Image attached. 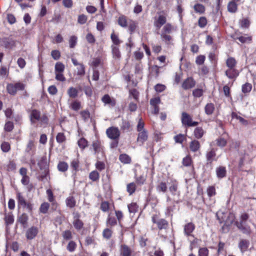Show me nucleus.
Wrapping results in <instances>:
<instances>
[{
  "label": "nucleus",
  "mask_w": 256,
  "mask_h": 256,
  "mask_svg": "<svg viewBox=\"0 0 256 256\" xmlns=\"http://www.w3.org/2000/svg\"><path fill=\"white\" fill-rule=\"evenodd\" d=\"M181 120L182 124L186 126H194L198 124V122L193 121L192 117L186 112L182 113Z\"/></svg>",
  "instance_id": "obj_4"
},
{
  "label": "nucleus",
  "mask_w": 256,
  "mask_h": 256,
  "mask_svg": "<svg viewBox=\"0 0 256 256\" xmlns=\"http://www.w3.org/2000/svg\"><path fill=\"white\" fill-rule=\"evenodd\" d=\"M25 84L18 82L15 84H8L6 86L8 92L11 95H15L18 90H24Z\"/></svg>",
  "instance_id": "obj_2"
},
{
  "label": "nucleus",
  "mask_w": 256,
  "mask_h": 256,
  "mask_svg": "<svg viewBox=\"0 0 256 256\" xmlns=\"http://www.w3.org/2000/svg\"><path fill=\"white\" fill-rule=\"evenodd\" d=\"M67 93L70 98H76L78 96V90L76 88L72 86L68 88Z\"/></svg>",
  "instance_id": "obj_24"
},
{
  "label": "nucleus",
  "mask_w": 256,
  "mask_h": 256,
  "mask_svg": "<svg viewBox=\"0 0 256 256\" xmlns=\"http://www.w3.org/2000/svg\"><path fill=\"white\" fill-rule=\"evenodd\" d=\"M173 28L170 24L168 23L163 27L161 34H170L172 32Z\"/></svg>",
  "instance_id": "obj_35"
},
{
  "label": "nucleus",
  "mask_w": 256,
  "mask_h": 256,
  "mask_svg": "<svg viewBox=\"0 0 256 256\" xmlns=\"http://www.w3.org/2000/svg\"><path fill=\"white\" fill-rule=\"evenodd\" d=\"M207 24V20L204 16H201L198 20V25L201 28H204Z\"/></svg>",
  "instance_id": "obj_49"
},
{
  "label": "nucleus",
  "mask_w": 256,
  "mask_h": 256,
  "mask_svg": "<svg viewBox=\"0 0 256 256\" xmlns=\"http://www.w3.org/2000/svg\"><path fill=\"white\" fill-rule=\"evenodd\" d=\"M85 74V68L82 64H80L77 68V74L80 76H82Z\"/></svg>",
  "instance_id": "obj_48"
},
{
  "label": "nucleus",
  "mask_w": 256,
  "mask_h": 256,
  "mask_svg": "<svg viewBox=\"0 0 256 256\" xmlns=\"http://www.w3.org/2000/svg\"><path fill=\"white\" fill-rule=\"evenodd\" d=\"M209 251L206 248H199L198 255V256H208Z\"/></svg>",
  "instance_id": "obj_52"
},
{
  "label": "nucleus",
  "mask_w": 256,
  "mask_h": 256,
  "mask_svg": "<svg viewBox=\"0 0 256 256\" xmlns=\"http://www.w3.org/2000/svg\"><path fill=\"white\" fill-rule=\"evenodd\" d=\"M194 9L196 12L202 14L205 12V7L202 4H196L194 6Z\"/></svg>",
  "instance_id": "obj_31"
},
{
  "label": "nucleus",
  "mask_w": 256,
  "mask_h": 256,
  "mask_svg": "<svg viewBox=\"0 0 256 256\" xmlns=\"http://www.w3.org/2000/svg\"><path fill=\"white\" fill-rule=\"evenodd\" d=\"M236 225L243 234L247 235L250 234L251 230L250 227L246 226L245 224H243L242 222H236Z\"/></svg>",
  "instance_id": "obj_9"
},
{
  "label": "nucleus",
  "mask_w": 256,
  "mask_h": 256,
  "mask_svg": "<svg viewBox=\"0 0 256 256\" xmlns=\"http://www.w3.org/2000/svg\"><path fill=\"white\" fill-rule=\"evenodd\" d=\"M152 222L157 224L160 230L166 229L168 226V222L163 218L158 219L156 216L152 218Z\"/></svg>",
  "instance_id": "obj_7"
},
{
  "label": "nucleus",
  "mask_w": 256,
  "mask_h": 256,
  "mask_svg": "<svg viewBox=\"0 0 256 256\" xmlns=\"http://www.w3.org/2000/svg\"><path fill=\"white\" fill-rule=\"evenodd\" d=\"M242 43H250L252 40V38L246 36H240L237 38Z\"/></svg>",
  "instance_id": "obj_46"
},
{
  "label": "nucleus",
  "mask_w": 256,
  "mask_h": 256,
  "mask_svg": "<svg viewBox=\"0 0 256 256\" xmlns=\"http://www.w3.org/2000/svg\"><path fill=\"white\" fill-rule=\"evenodd\" d=\"M62 236L66 240H69L72 238V232L69 230H66L62 232Z\"/></svg>",
  "instance_id": "obj_56"
},
{
  "label": "nucleus",
  "mask_w": 256,
  "mask_h": 256,
  "mask_svg": "<svg viewBox=\"0 0 256 256\" xmlns=\"http://www.w3.org/2000/svg\"><path fill=\"white\" fill-rule=\"evenodd\" d=\"M112 234V231L108 228H106L103 230L102 236L104 238L107 240L110 239L111 238Z\"/></svg>",
  "instance_id": "obj_50"
},
{
  "label": "nucleus",
  "mask_w": 256,
  "mask_h": 256,
  "mask_svg": "<svg viewBox=\"0 0 256 256\" xmlns=\"http://www.w3.org/2000/svg\"><path fill=\"white\" fill-rule=\"evenodd\" d=\"M1 149L3 152H8L10 149V144L8 142H2L1 144Z\"/></svg>",
  "instance_id": "obj_53"
},
{
  "label": "nucleus",
  "mask_w": 256,
  "mask_h": 256,
  "mask_svg": "<svg viewBox=\"0 0 256 256\" xmlns=\"http://www.w3.org/2000/svg\"><path fill=\"white\" fill-rule=\"evenodd\" d=\"M127 192L130 195L132 194L136 190V184L134 182L130 183L127 185Z\"/></svg>",
  "instance_id": "obj_47"
},
{
  "label": "nucleus",
  "mask_w": 256,
  "mask_h": 256,
  "mask_svg": "<svg viewBox=\"0 0 256 256\" xmlns=\"http://www.w3.org/2000/svg\"><path fill=\"white\" fill-rule=\"evenodd\" d=\"M14 124H13V122H10V121H8V122H6L5 124V126H4V130L6 131V132H11L13 128H14Z\"/></svg>",
  "instance_id": "obj_64"
},
{
  "label": "nucleus",
  "mask_w": 256,
  "mask_h": 256,
  "mask_svg": "<svg viewBox=\"0 0 256 256\" xmlns=\"http://www.w3.org/2000/svg\"><path fill=\"white\" fill-rule=\"evenodd\" d=\"M120 160L124 164H130L131 162L130 158L126 154H122L119 156Z\"/></svg>",
  "instance_id": "obj_34"
},
{
  "label": "nucleus",
  "mask_w": 256,
  "mask_h": 256,
  "mask_svg": "<svg viewBox=\"0 0 256 256\" xmlns=\"http://www.w3.org/2000/svg\"><path fill=\"white\" fill-rule=\"evenodd\" d=\"M116 220L115 218L108 216L106 224L108 226H114L116 224Z\"/></svg>",
  "instance_id": "obj_59"
},
{
  "label": "nucleus",
  "mask_w": 256,
  "mask_h": 256,
  "mask_svg": "<svg viewBox=\"0 0 256 256\" xmlns=\"http://www.w3.org/2000/svg\"><path fill=\"white\" fill-rule=\"evenodd\" d=\"M128 208L130 212L134 213L137 211L138 206L136 203H132L128 205Z\"/></svg>",
  "instance_id": "obj_60"
},
{
  "label": "nucleus",
  "mask_w": 256,
  "mask_h": 256,
  "mask_svg": "<svg viewBox=\"0 0 256 256\" xmlns=\"http://www.w3.org/2000/svg\"><path fill=\"white\" fill-rule=\"evenodd\" d=\"M214 110V106L212 103L206 104L204 108L205 112L208 115H211Z\"/></svg>",
  "instance_id": "obj_27"
},
{
  "label": "nucleus",
  "mask_w": 256,
  "mask_h": 256,
  "mask_svg": "<svg viewBox=\"0 0 256 256\" xmlns=\"http://www.w3.org/2000/svg\"><path fill=\"white\" fill-rule=\"evenodd\" d=\"M92 147L94 152V154L98 160H104L105 158L104 148L100 141H94Z\"/></svg>",
  "instance_id": "obj_1"
},
{
  "label": "nucleus",
  "mask_w": 256,
  "mask_h": 256,
  "mask_svg": "<svg viewBox=\"0 0 256 256\" xmlns=\"http://www.w3.org/2000/svg\"><path fill=\"white\" fill-rule=\"evenodd\" d=\"M106 134L108 138L114 140H118L120 132L118 128L112 126L106 130Z\"/></svg>",
  "instance_id": "obj_6"
},
{
  "label": "nucleus",
  "mask_w": 256,
  "mask_h": 256,
  "mask_svg": "<svg viewBox=\"0 0 256 256\" xmlns=\"http://www.w3.org/2000/svg\"><path fill=\"white\" fill-rule=\"evenodd\" d=\"M16 199L18 206L26 208L28 212L32 211V204L30 202H26L25 198L20 192H17Z\"/></svg>",
  "instance_id": "obj_3"
},
{
  "label": "nucleus",
  "mask_w": 256,
  "mask_h": 256,
  "mask_svg": "<svg viewBox=\"0 0 256 256\" xmlns=\"http://www.w3.org/2000/svg\"><path fill=\"white\" fill-rule=\"evenodd\" d=\"M184 138V136L182 134H179L174 136V141L176 143L182 144Z\"/></svg>",
  "instance_id": "obj_57"
},
{
  "label": "nucleus",
  "mask_w": 256,
  "mask_h": 256,
  "mask_svg": "<svg viewBox=\"0 0 256 256\" xmlns=\"http://www.w3.org/2000/svg\"><path fill=\"white\" fill-rule=\"evenodd\" d=\"M178 183L176 180H172L169 186V190L171 194L174 196H179L180 192L178 190Z\"/></svg>",
  "instance_id": "obj_8"
},
{
  "label": "nucleus",
  "mask_w": 256,
  "mask_h": 256,
  "mask_svg": "<svg viewBox=\"0 0 256 256\" xmlns=\"http://www.w3.org/2000/svg\"><path fill=\"white\" fill-rule=\"evenodd\" d=\"M205 59L206 57L204 56L200 55L196 57V62L198 65H202L204 63Z\"/></svg>",
  "instance_id": "obj_62"
},
{
  "label": "nucleus",
  "mask_w": 256,
  "mask_h": 256,
  "mask_svg": "<svg viewBox=\"0 0 256 256\" xmlns=\"http://www.w3.org/2000/svg\"><path fill=\"white\" fill-rule=\"evenodd\" d=\"M58 168L59 171L64 172L67 170L68 168V164L67 163L64 162H60L58 165Z\"/></svg>",
  "instance_id": "obj_39"
},
{
  "label": "nucleus",
  "mask_w": 256,
  "mask_h": 256,
  "mask_svg": "<svg viewBox=\"0 0 256 256\" xmlns=\"http://www.w3.org/2000/svg\"><path fill=\"white\" fill-rule=\"evenodd\" d=\"M200 148V144L196 140H192L190 144V148L191 151L196 152L199 150Z\"/></svg>",
  "instance_id": "obj_21"
},
{
  "label": "nucleus",
  "mask_w": 256,
  "mask_h": 256,
  "mask_svg": "<svg viewBox=\"0 0 256 256\" xmlns=\"http://www.w3.org/2000/svg\"><path fill=\"white\" fill-rule=\"evenodd\" d=\"M5 221L7 225L12 224L14 222V216L12 214H8L5 216Z\"/></svg>",
  "instance_id": "obj_45"
},
{
  "label": "nucleus",
  "mask_w": 256,
  "mask_h": 256,
  "mask_svg": "<svg viewBox=\"0 0 256 256\" xmlns=\"http://www.w3.org/2000/svg\"><path fill=\"white\" fill-rule=\"evenodd\" d=\"M40 111L36 110H32L30 114V118L31 122L32 123H34L36 121L40 120Z\"/></svg>",
  "instance_id": "obj_18"
},
{
  "label": "nucleus",
  "mask_w": 256,
  "mask_h": 256,
  "mask_svg": "<svg viewBox=\"0 0 256 256\" xmlns=\"http://www.w3.org/2000/svg\"><path fill=\"white\" fill-rule=\"evenodd\" d=\"M100 174L96 170L92 171L89 175L90 178L93 182L96 181L99 179Z\"/></svg>",
  "instance_id": "obj_42"
},
{
  "label": "nucleus",
  "mask_w": 256,
  "mask_h": 256,
  "mask_svg": "<svg viewBox=\"0 0 256 256\" xmlns=\"http://www.w3.org/2000/svg\"><path fill=\"white\" fill-rule=\"evenodd\" d=\"M77 37L75 36H70L69 40V44L70 48H74L77 44Z\"/></svg>",
  "instance_id": "obj_51"
},
{
  "label": "nucleus",
  "mask_w": 256,
  "mask_h": 256,
  "mask_svg": "<svg viewBox=\"0 0 256 256\" xmlns=\"http://www.w3.org/2000/svg\"><path fill=\"white\" fill-rule=\"evenodd\" d=\"M216 156V150L214 148H212L209 152L206 154V156L207 164H211L214 160Z\"/></svg>",
  "instance_id": "obj_14"
},
{
  "label": "nucleus",
  "mask_w": 256,
  "mask_h": 256,
  "mask_svg": "<svg viewBox=\"0 0 256 256\" xmlns=\"http://www.w3.org/2000/svg\"><path fill=\"white\" fill-rule=\"evenodd\" d=\"M216 142L217 146L220 148L224 147L227 144L226 140L222 137L218 138L216 140Z\"/></svg>",
  "instance_id": "obj_41"
},
{
  "label": "nucleus",
  "mask_w": 256,
  "mask_h": 256,
  "mask_svg": "<svg viewBox=\"0 0 256 256\" xmlns=\"http://www.w3.org/2000/svg\"><path fill=\"white\" fill-rule=\"evenodd\" d=\"M102 102L105 104H110L114 106L116 102L114 100H112L108 94H105L102 99Z\"/></svg>",
  "instance_id": "obj_28"
},
{
  "label": "nucleus",
  "mask_w": 256,
  "mask_h": 256,
  "mask_svg": "<svg viewBox=\"0 0 256 256\" xmlns=\"http://www.w3.org/2000/svg\"><path fill=\"white\" fill-rule=\"evenodd\" d=\"M121 254L123 256H130L131 251L128 246L124 245L122 247Z\"/></svg>",
  "instance_id": "obj_38"
},
{
  "label": "nucleus",
  "mask_w": 256,
  "mask_h": 256,
  "mask_svg": "<svg viewBox=\"0 0 256 256\" xmlns=\"http://www.w3.org/2000/svg\"><path fill=\"white\" fill-rule=\"evenodd\" d=\"M252 88V86L250 83H246L242 86V92L246 94L250 92Z\"/></svg>",
  "instance_id": "obj_43"
},
{
  "label": "nucleus",
  "mask_w": 256,
  "mask_h": 256,
  "mask_svg": "<svg viewBox=\"0 0 256 256\" xmlns=\"http://www.w3.org/2000/svg\"><path fill=\"white\" fill-rule=\"evenodd\" d=\"M73 224L74 227L77 230H80L82 229L84 226L82 222L79 219V216H78L77 217L74 216Z\"/></svg>",
  "instance_id": "obj_22"
},
{
  "label": "nucleus",
  "mask_w": 256,
  "mask_h": 256,
  "mask_svg": "<svg viewBox=\"0 0 256 256\" xmlns=\"http://www.w3.org/2000/svg\"><path fill=\"white\" fill-rule=\"evenodd\" d=\"M56 142L58 143H62L66 140V136L64 133L59 132L56 136Z\"/></svg>",
  "instance_id": "obj_55"
},
{
  "label": "nucleus",
  "mask_w": 256,
  "mask_h": 256,
  "mask_svg": "<svg viewBox=\"0 0 256 256\" xmlns=\"http://www.w3.org/2000/svg\"><path fill=\"white\" fill-rule=\"evenodd\" d=\"M196 84V82L192 78H188L184 80L182 84V88L184 90H188L192 88Z\"/></svg>",
  "instance_id": "obj_11"
},
{
  "label": "nucleus",
  "mask_w": 256,
  "mask_h": 256,
  "mask_svg": "<svg viewBox=\"0 0 256 256\" xmlns=\"http://www.w3.org/2000/svg\"><path fill=\"white\" fill-rule=\"evenodd\" d=\"M249 241L246 240H240L238 247L240 248L242 252L246 251L249 246Z\"/></svg>",
  "instance_id": "obj_20"
},
{
  "label": "nucleus",
  "mask_w": 256,
  "mask_h": 256,
  "mask_svg": "<svg viewBox=\"0 0 256 256\" xmlns=\"http://www.w3.org/2000/svg\"><path fill=\"white\" fill-rule=\"evenodd\" d=\"M66 206L72 208L76 206V200L72 196H70L66 200Z\"/></svg>",
  "instance_id": "obj_30"
},
{
  "label": "nucleus",
  "mask_w": 256,
  "mask_h": 256,
  "mask_svg": "<svg viewBox=\"0 0 256 256\" xmlns=\"http://www.w3.org/2000/svg\"><path fill=\"white\" fill-rule=\"evenodd\" d=\"M76 246V244L75 242L70 241L67 246V250L70 252H72L75 250Z\"/></svg>",
  "instance_id": "obj_61"
},
{
  "label": "nucleus",
  "mask_w": 256,
  "mask_h": 256,
  "mask_svg": "<svg viewBox=\"0 0 256 256\" xmlns=\"http://www.w3.org/2000/svg\"><path fill=\"white\" fill-rule=\"evenodd\" d=\"M204 133V132L202 128L198 127L195 128L194 130V136L196 138L200 139L202 137Z\"/></svg>",
  "instance_id": "obj_26"
},
{
  "label": "nucleus",
  "mask_w": 256,
  "mask_h": 256,
  "mask_svg": "<svg viewBox=\"0 0 256 256\" xmlns=\"http://www.w3.org/2000/svg\"><path fill=\"white\" fill-rule=\"evenodd\" d=\"M70 108L74 110L78 111L80 108V102L76 100L74 101L70 104Z\"/></svg>",
  "instance_id": "obj_44"
},
{
  "label": "nucleus",
  "mask_w": 256,
  "mask_h": 256,
  "mask_svg": "<svg viewBox=\"0 0 256 256\" xmlns=\"http://www.w3.org/2000/svg\"><path fill=\"white\" fill-rule=\"evenodd\" d=\"M216 176L218 178L221 179L226 176V168L223 166H220L216 168Z\"/></svg>",
  "instance_id": "obj_13"
},
{
  "label": "nucleus",
  "mask_w": 256,
  "mask_h": 256,
  "mask_svg": "<svg viewBox=\"0 0 256 256\" xmlns=\"http://www.w3.org/2000/svg\"><path fill=\"white\" fill-rule=\"evenodd\" d=\"M64 65L62 63L57 62L54 66L55 73L63 72L64 70Z\"/></svg>",
  "instance_id": "obj_33"
},
{
  "label": "nucleus",
  "mask_w": 256,
  "mask_h": 256,
  "mask_svg": "<svg viewBox=\"0 0 256 256\" xmlns=\"http://www.w3.org/2000/svg\"><path fill=\"white\" fill-rule=\"evenodd\" d=\"M232 116L233 118H236V119L238 120L244 126H246L248 124V120L244 119L242 117L238 116L234 112L232 113Z\"/></svg>",
  "instance_id": "obj_37"
},
{
  "label": "nucleus",
  "mask_w": 256,
  "mask_h": 256,
  "mask_svg": "<svg viewBox=\"0 0 256 256\" xmlns=\"http://www.w3.org/2000/svg\"><path fill=\"white\" fill-rule=\"evenodd\" d=\"M148 138V134L147 130H142L139 132L137 138V142L140 146L143 145L144 142L147 140Z\"/></svg>",
  "instance_id": "obj_10"
},
{
  "label": "nucleus",
  "mask_w": 256,
  "mask_h": 256,
  "mask_svg": "<svg viewBox=\"0 0 256 256\" xmlns=\"http://www.w3.org/2000/svg\"><path fill=\"white\" fill-rule=\"evenodd\" d=\"M16 41L10 38H4L0 39V46L6 49H12L16 46Z\"/></svg>",
  "instance_id": "obj_5"
},
{
  "label": "nucleus",
  "mask_w": 256,
  "mask_h": 256,
  "mask_svg": "<svg viewBox=\"0 0 256 256\" xmlns=\"http://www.w3.org/2000/svg\"><path fill=\"white\" fill-rule=\"evenodd\" d=\"M112 50L113 58L115 59H120L121 55L118 47L116 46L112 45Z\"/></svg>",
  "instance_id": "obj_25"
},
{
  "label": "nucleus",
  "mask_w": 256,
  "mask_h": 256,
  "mask_svg": "<svg viewBox=\"0 0 256 256\" xmlns=\"http://www.w3.org/2000/svg\"><path fill=\"white\" fill-rule=\"evenodd\" d=\"M38 233V228L35 226H32L28 228L26 232V238L28 240L34 238Z\"/></svg>",
  "instance_id": "obj_12"
},
{
  "label": "nucleus",
  "mask_w": 256,
  "mask_h": 256,
  "mask_svg": "<svg viewBox=\"0 0 256 256\" xmlns=\"http://www.w3.org/2000/svg\"><path fill=\"white\" fill-rule=\"evenodd\" d=\"M144 123L142 120V118L139 119L137 126L136 130L138 132H142V130H146L144 128Z\"/></svg>",
  "instance_id": "obj_58"
},
{
  "label": "nucleus",
  "mask_w": 256,
  "mask_h": 256,
  "mask_svg": "<svg viewBox=\"0 0 256 256\" xmlns=\"http://www.w3.org/2000/svg\"><path fill=\"white\" fill-rule=\"evenodd\" d=\"M78 144L80 148L84 150L88 146V142L84 138H80L78 142Z\"/></svg>",
  "instance_id": "obj_36"
},
{
  "label": "nucleus",
  "mask_w": 256,
  "mask_h": 256,
  "mask_svg": "<svg viewBox=\"0 0 256 256\" xmlns=\"http://www.w3.org/2000/svg\"><path fill=\"white\" fill-rule=\"evenodd\" d=\"M138 26V23L134 20H130L128 24V30L130 34H132Z\"/></svg>",
  "instance_id": "obj_40"
},
{
  "label": "nucleus",
  "mask_w": 256,
  "mask_h": 256,
  "mask_svg": "<svg viewBox=\"0 0 256 256\" xmlns=\"http://www.w3.org/2000/svg\"><path fill=\"white\" fill-rule=\"evenodd\" d=\"M156 190L158 192L165 193L168 190L166 184L164 182H160L156 186Z\"/></svg>",
  "instance_id": "obj_19"
},
{
  "label": "nucleus",
  "mask_w": 256,
  "mask_h": 256,
  "mask_svg": "<svg viewBox=\"0 0 256 256\" xmlns=\"http://www.w3.org/2000/svg\"><path fill=\"white\" fill-rule=\"evenodd\" d=\"M195 228L194 224L189 222L184 226V232L186 236H192V233Z\"/></svg>",
  "instance_id": "obj_17"
},
{
  "label": "nucleus",
  "mask_w": 256,
  "mask_h": 256,
  "mask_svg": "<svg viewBox=\"0 0 256 256\" xmlns=\"http://www.w3.org/2000/svg\"><path fill=\"white\" fill-rule=\"evenodd\" d=\"M238 74V70L236 68H228L225 72V74L230 79L236 78Z\"/></svg>",
  "instance_id": "obj_16"
},
{
  "label": "nucleus",
  "mask_w": 256,
  "mask_h": 256,
  "mask_svg": "<svg viewBox=\"0 0 256 256\" xmlns=\"http://www.w3.org/2000/svg\"><path fill=\"white\" fill-rule=\"evenodd\" d=\"M50 205L48 202L42 203L40 207V211L43 214H46L48 210Z\"/></svg>",
  "instance_id": "obj_54"
},
{
  "label": "nucleus",
  "mask_w": 256,
  "mask_h": 256,
  "mask_svg": "<svg viewBox=\"0 0 256 256\" xmlns=\"http://www.w3.org/2000/svg\"><path fill=\"white\" fill-rule=\"evenodd\" d=\"M166 22V17L164 15H160L157 20L154 21V25L158 29H160Z\"/></svg>",
  "instance_id": "obj_15"
},
{
  "label": "nucleus",
  "mask_w": 256,
  "mask_h": 256,
  "mask_svg": "<svg viewBox=\"0 0 256 256\" xmlns=\"http://www.w3.org/2000/svg\"><path fill=\"white\" fill-rule=\"evenodd\" d=\"M236 61L232 57L228 58L226 60V65L228 68H236Z\"/></svg>",
  "instance_id": "obj_23"
},
{
  "label": "nucleus",
  "mask_w": 256,
  "mask_h": 256,
  "mask_svg": "<svg viewBox=\"0 0 256 256\" xmlns=\"http://www.w3.org/2000/svg\"><path fill=\"white\" fill-rule=\"evenodd\" d=\"M237 4L234 2L231 1L228 4V10L232 13L236 12L237 10Z\"/></svg>",
  "instance_id": "obj_29"
},
{
  "label": "nucleus",
  "mask_w": 256,
  "mask_h": 256,
  "mask_svg": "<svg viewBox=\"0 0 256 256\" xmlns=\"http://www.w3.org/2000/svg\"><path fill=\"white\" fill-rule=\"evenodd\" d=\"M118 24L122 28H126L128 26V22L126 16L122 15L118 18Z\"/></svg>",
  "instance_id": "obj_32"
},
{
  "label": "nucleus",
  "mask_w": 256,
  "mask_h": 256,
  "mask_svg": "<svg viewBox=\"0 0 256 256\" xmlns=\"http://www.w3.org/2000/svg\"><path fill=\"white\" fill-rule=\"evenodd\" d=\"M80 115H81L82 117V118L83 120L85 122L88 121L90 116V114L88 110H86L82 111L80 112Z\"/></svg>",
  "instance_id": "obj_63"
}]
</instances>
